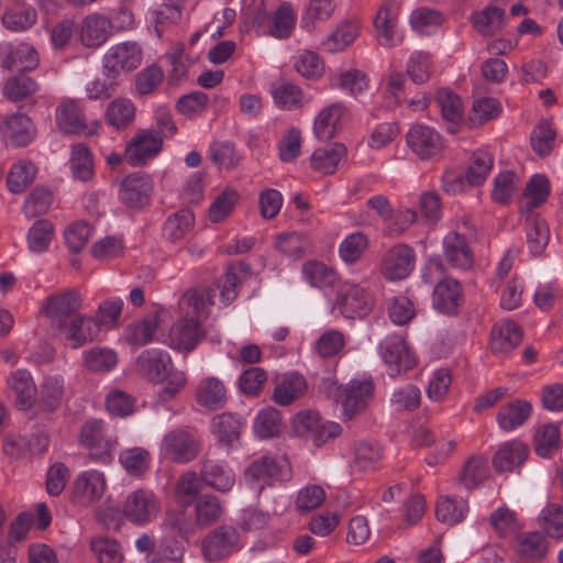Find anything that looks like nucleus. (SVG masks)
I'll return each mask as SVG.
<instances>
[{
    "mask_svg": "<svg viewBox=\"0 0 563 563\" xmlns=\"http://www.w3.org/2000/svg\"><path fill=\"white\" fill-rule=\"evenodd\" d=\"M80 443L89 450L87 459L91 462L109 464L119 445L118 438L107 431L101 420L89 419L80 430Z\"/></svg>",
    "mask_w": 563,
    "mask_h": 563,
    "instance_id": "nucleus-1",
    "label": "nucleus"
},
{
    "mask_svg": "<svg viewBox=\"0 0 563 563\" xmlns=\"http://www.w3.org/2000/svg\"><path fill=\"white\" fill-rule=\"evenodd\" d=\"M289 477L290 466L288 462L269 455L255 459L244 471L247 485L258 492L276 481H287Z\"/></svg>",
    "mask_w": 563,
    "mask_h": 563,
    "instance_id": "nucleus-2",
    "label": "nucleus"
},
{
    "mask_svg": "<svg viewBox=\"0 0 563 563\" xmlns=\"http://www.w3.org/2000/svg\"><path fill=\"white\" fill-rule=\"evenodd\" d=\"M200 451L201 442L199 438L186 429H175L167 432L161 444L162 456L178 464H186L196 460Z\"/></svg>",
    "mask_w": 563,
    "mask_h": 563,
    "instance_id": "nucleus-3",
    "label": "nucleus"
},
{
    "mask_svg": "<svg viewBox=\"0 0 563 563\" xmlns=\"http://www.w3.org/2000/svg\"><path fill=\"white\" fill-rule=\"evenodd\" d=\"M374 382L367 379H352L346 385H341L336 391V401L342 407V416L345 420H352L364 412L373 398Z\"/></svg>",
    "mask_w": 563,
    "mask_h": 563,
    "instance_id": "nucleus-4",
    "label": "nucleus"
},
{
    "mask_svg": "<svg viewBox=\"0 0 563 563\" xmlns=\"http://www.w3.org/2000/svg\"><path fill=\"white\" fill-rule=\"evenodd\" d=\"M373 307V294L368 288L355 284L342 285L333 305V309L347 319H362L372 312Z\"/></svg>",
    "mask_w": 563,
    "mask_h": 563,
    "instance_id": "nucleus-5",
    "label": "nucleus"
},
{
    "mask_svg": "<svg viewBox=\"0 0 563 563\" xmlns=\"http://www.w3.org/2000/svg\"><path fill=\"white\" fill-rule=\"evenodd\" d=\"M292 430L296 435L309 439L319 446L338 437L342 429L335 422L323 421L318 411L302 410L292 418Z\"/></svg>",
    "mask_w": 563,
    "mask_h": 563,
    "instance_id": "nucleus-6",
    "label": "nucleus"
},
{
    "mask_svg": "<svg viewBox=\"0 0 563 563\" xmlns=\"http://www.w3.org/2000/svg\"><path fill=\"white\" fill-rule=\"evenodd\" d=\"M82 298L76 290H66L48 296L41 312L49 320L54 330L65 328L81 309Z\"/></svg>",
    "mask_w": 563,
    "mask_h": 563,
    "instance_id": "nucleus-7",
    "label": "nucleus"
},
{
    "mask_svg": "<svg viewBox=\"0 0 563 563\" xmlns=\"http://www.w3.org/2000/svg\"><path fill=\"white\" fill-rule=\"evenodd\" d=\"M142 62V48L136 42H123L111 46L103 57V74L118 78L122 71L136 69Z\"/></svg>",
    "mask_w": 563,
    "mask_h": 563,
    "instance_id": "nucleus-8",
    "label": "nucleus"
},
{
    "mask_svg": "<svg viewBox=\"0 0 563 563\" xmlns=\"http://www.w3.org/2000/svg\"><path fill=\"white\" fill-rule=\"evenodd\" d=\"M159 511L156 496L147 489H137L128 495L123 505L124 517L134 525H146L155 519Z\"/></svg>",
    "mask_w": 563,
    "mask_h": 563,
    "instance_id": "nucleus-9",
    "label": "nucleus"
},
{
    "mask_svg": "<svg viewBox=\"0 0 563 563\" xmlns=\"http://www.w3.org/2000/svg\"><path fill=\"white\" fill-rule=\"evenodd\" d=\"M153 184L148 175L133 173L120 184L119 200L129 209H142L148 206Z\"/></svg>",
    "mask_w": 563,
    "mask_h": 563,
    "instance_id": "nucleus-10",
    "label": "nucleus"
},
{
    "mask_svg": "<svg viewBox=\"0 0 563 563\" xmlns=\"http://www.w3.org/2000/svg\"><path fill=\"white\" fill-rule=\"evenodd\" d=\"M239 532L232 526H220L210 531L202 541L205 558L210 562L220 561L236 549Z\"/></svg>",
    "mask_w": 563,
    "mask_h": 563,
    "instance_id": "nucleus-11",
    "label": "nucleus"
},
{
    "mask_svg": "<svg viewBox=\"0 0 563 563\" xmlns=\"http://www.w3.org/2000/svg\"><path fill=\"white\" fill-rule=\"evenodd\" d=\"M379 349L390 376H396L402 372H407L413 368L417 364L416 357L409 351L404 339L399 335L386 338L380 343Z\"/></svg>",
    "mask_w": 563,
    "mask_h": 563,
    "instance_id": "nucleus-12",
    "label": "nucleus"
},
{
    "mask_svg": "<svg viewBox=\"0 0 563 563\" xmlns=\"http://www.w3.org/2000/svg\"><path fill=\"white\" fill-rule=\"evenodd\" d=\"M399 4L388 0L378 9L374 27L377 33L378 43L385 47H393L404 41L402 34L398 31Z\"/></svg>",
    "mask_w": 563,
    "mask_h": 563,
    "instance_id": "nucleus-13",
    "label": "nucleus"
},
{
    "mask_svg": "<svg viewBox=\"0 0 563 563\" xmlns=\"http://www.w3.org/2000/svg\"><path fill=\"white\" fill-rule=\"evenodd\" d=\"M38 63L37 52L29 43L0 44V67L5 70L29 71L35 69Z\"/></svg>",
    "mask_w": 563,
    "mask_h": 563,
    "instance_id": "nucleus-14",
    "label": "nucleus"
},
{
    "mask_svg": "<svg viewBox=\"0 0 563 563\" xmlns=\"http://www.w3.org/2000/svg\"><path fill=\"white\" fill-rule=\"evenodd\" d=\"M415 266V252L406 244L390 247L382 260V274L389 280L406 278Z\"/></svg>",
    "mask_w": 563,
    "mask_h": 563,
    "instance_id": "nucleus-15",
    "label": "nucleus"
},
{
    "mask_svg": "<svg viewBox=\"0 0 563 563\" xmlns=\"http://www.w3.org/2000/svg\"><path fill=\"white\" fill-rule=\"evenodd\" d=\"M4 142L14 147L26 146L36 135L32 120L24 113H13L0 124Z\"/></svg>",
    "mask_w": 563,
    "mask_h": 563,
    "instance_id": "nucleus-16",
    "label": "nucleus"
},
{
    "mask_svg": "<svg viewBox=\"0 0 563 563\" xmlns=\"http://www.w3.org/2000/svg\"><path fill=\"white\" fill-rule=\"evenodd\" d=\"M136 372L147 379L162 383L173 371L169 355L161 350H146L135 361Z\"/></svg>",
    "mask_w": 563,
    "mask_h": 563,
    "instance_id": "nucleus-17",
    "label": "nucleus"
},
{
    "mask_svg": "<svg viewBox=\"0 0 563 563\" xmlns=\"http://www.w3.org/2000/svg\"><path fill=\"white\" fill-rule=\"evenodd\" d=\"M163 145V140L156 131H144L137 134L125 148L124 159L131 166H141L154 155H156Z\"/></svg>",
    "mask_w": 563,
    "mask_h": 563,
    "instance_id": "nucleus-18",
    "label": "nucleus"
},
{
    "mask_svg": "<svg viewBox=\"0 0 563 563\" xmlns=\"http://www.w3.org/2000/svg\"><path fill=\"white\" fill-rule=\"evenodd\" d=\"M57 331L65 333L68 345L76 350L92 342L98 336L100 328L96 319L79 313L74 316L65 328Z\"/></svg>",
    "mask_w": 563,
    "mask_h": 563,
    "instance_id": "nucleus-19",
    "label": "nucleus"
},
{
    "mask_svg": "<svg viewBox=\"0 0 563 563\" xmlns=\"http://www.w3.org/2000/svg\"><path fill=\"white\" fill-rule=\"evenodd\" d=\"M408 146L422 159L435 157L442 152L439 133L426 125H413L407 133Z\"/></svg>",
    "mask_w": 563,
    "mask_h": 563,
    "instance_id": "nucleus-20",
    "label": "nucleus"
},
{
    "mask_svg": "<svg viewBox=\"0 0 563 563\" xmlns=\"http://www.w3.org/2000/svg\"><path fill=\"white\" fill-rule=\"evenodd\" d=\"M7 386L20 410H27L34 405L37 387L27 369L19 368L11 372L7 377Z\"/></svg>",
    "mask_w": 563,
    "mask_h": 563,
    "instance_id": "nucleus-21",
    "label": "nucleus"
},
{
    "mask_svg": "<svg viewBox=\"0 0 563 563\" xmlns=\"http://www.w3.org/2000/svg\"><path fill=\"white\" fill-rule=\"evenodd\" d=\"M200 479L203 484L222 494L229 493L235 484V475L231 468L207 456L200 462Z\"/></svg>",
    "mask_w": 563,
    "mask_h": 563,
    "instance_id": "nucleus-22",
    "label": "nucleus"
},
{
    "mask_svg": "<svg viewBox=\"0 0 563 563\" xmlns=\"http://www.w3.org/2000/svg\"><path fill=\"white\" fill-rule=\"evenodd\" d=\"M112 22L103 14L87 15L80 26V41L86 47L97 48L112 34Z\"/></svg>",
    "mask_w": 563,
    "mask_h": 563,
    "instance_id": "nucleus-23",
    "label": "nucleus"
},
{
    "mask_svg": "<svg viewBox=\"0 0 563 563\" xmlns=\"http://www.w3.org/2000/svg\"><path fill=\"white\" fill-rule=\"evenodd\" d=\"M205 336L199 321L194 317H188L174 323L170 332L169 340L170 346L179 351H191L197 343Z\"/></svg>",
    "mask_w": 563,
    "mask_h": 563,
    "instance_id": "nucleus-24",
    "label": "nucleus"
},
{
    "mask_svg": "<svg viewBox=\"0 0 563 563\" xmlns=\"http://www.w3.org/2000/svg\"><path fill=\"white\" fill-rule=\"evenodd\" d=\"M443 255L445 261L455 268L472 267L474 257L464 235L451 231L443 238Z\"/></svg>",
    "mask_w": 563,
    "mask_h": 563,
    "instance_id": "nucleus-25",
    "label": "nucleus"
},
{
    "mask_svg": "<svg viewBox=\"0 0 563 563\" xmlns=\"http://www.w3.org/2000/svg\"><path fill=\"white\" fill-rule=\"evenodd\" d=\"M106 490V478L98 471H86L77 476L74 482V496L81 504H88L100 499Z\"/></svg>",
    "mask_w": 563,
    "mask_h": 563,
    "instance_id": "nucleus-26",
    "label": "nucleus"
},
{
    "mask_svg": "<svg viewBox=\"0 0 563 563\" xmlns=\"http://www.w3.org/2000/svg\"><path fill=\"white\" fill-rule=\"evenodd\" d=\"M521 340V328L509 319L497 322L490 332V345L496 352L510 351L519 345Z\"/></svg>",
    "mask_w": 563,
    "mask_h": 563,
    "instance_id": "nucleus-27",
    "label": "nucleus"
},
{
    "mask_svg": "<svg viewBox=\"0 0 563 563\" xmlns=\"http://www.w3.org/2000/svg\"><path fill=\"white\" fill-rule=\"evenodd\" d=\"M344 110L342 103H332L319 112L313 123V131L320 141H329L335 136L341 126Z\"/></svg>",
    "mask_w": 563,
    "mask_h": 563,
    "instance_id": "nucleus-28",
    "label": "nucleus"
},
{
    "mask_svg": "<svg viewBox=\"0 0 563 563\" xmlns=\"http://www.w3.org/2000/svg\"><path fill=\"white\" fill-rule=\"evenodd\" d=\"M528 456V448L520 441L512 440L500 445L493 457L497 472H511L521 465Z\"/></svg>",
    "mask_w": 563,
    "mask_h": 563,
    "instance_id": "nucleus-29",
    "label": "nucleus"
},
{
    "mask_svg": "<svg viewBox=\"0 0 563 563\" xmlns=\"http://www.w3.org/2000/svg\"><path fill=\"white\" fill-rule=\"evenodd\" d=\"M227 399L225 386L217 377H207L197 386L196 400L207 409L217 410L222 408Z\"/></svg>",
    "mask_w": 563,
    "mask_h": 563,
    "instance_id": "nucleus-30",
    "label": "nucleus"
},
{
    "mask_svg": "<svg viewBox=\"0 0 563 563\" xmlns=\"http://www.w3.org/2000/svg\"><path fill=\"white\" fill-rule=\"evenodd\" d=\"M461 287L457 280L444 278L440 280L433 290L434 307L445 313L453 312L460 305Z\"/></svg>",
    "mask_w": 563,
    "mask_h": 563,
    "instance_id": "nucleus-31",
    "label": "nucleus"
},
{
    "mask_svg": "<svg viewBox=\"0 0 563 563\" xmlns=\"http://www.w3.org/2000/svg\"><path fill=\"white\" fill-rule=\"evenodd\" d=\"M471 20L475 30L479 34L484 36H492L505 26L506 14L503 9L488 5L482 11L473 13Z\"/></svg>",
    "mask_w": 563,
    "mask_h": 563,
    "instance_id": "nucleus-32",
    "label": "nucleus"
},
{
    "mask_svg": "<svg viewBox=\"0 0 563 563\" xmlns=\"http://www.w3.org/2000/svg\"><path fill=\"white\" fill-rule=\"evenodd\" d=\"M56 122L58 128L65 133L78 134L86 129L85 115L73 100H67L57 107Z\"/></svg>",
    "mask_w": 563,
    "mask_h": 563,
    "instance_id": "nucleus-33",
    "label": "nucleus"
},
{
    "mask_svg": "<svg viewBox=\"0 0 563 563\" xmlns=\"http://www.w3.org/2000/svg\"><path fill=\"white\" fill-rule=\"evenodd\" d=\"M346 156V147L335 143L330 147L317 148L311 155V167L323 175L333 174L339 163Z\"/></svg>",
    "mask_w": 563,
    "mask_h": 563,
    "instance_id": "nucleus-34",
    "label": "nucleus"
},
{
    "mask_svg": "<svg viewBox=\"0 0 563 563\" xmlns=\"http://www.w3.org/2000/svg\"><path fill=\"white\" fill-rule=\"evenodd\" d=\"M437 103L441 109L442 118L449 123L448 131L455 133L464 111L461 98L452 90L443 88L437 93Z\"/></svg>",
    "mask_w": 563,
    "mask_h": 563,
    "instance_id": "nucleus-35",
    "label": "nucleus"
},
{
    "mask_svg": "<svg viewBox=\"0 0 563 563\" xmlns=\"http://www.w3.org/2000/svg\"><path fill=\"white\" fill-rule=\"evenodd\" d=\"M307 390V382L303 376L294 373L276 385L273 391V400L280 406H288L300 398Z\"/></svg>",
    "mask_w": 563,
    "mask_h": 563,
    "instance_id": "nucleus-36",
    "label": "nucleus"
},
{
    "mask_svg": "<svg viewBox=\"0 0 563 563\" xmlns=\"http://www.w3.org/2000/svg\"><path fill=\"white\" fill-rule=\"evenodd\" d=\"M157 329L158 318L156 314H151L129 323L124 330V338L133 346H143L152 342Z\"/></svg>",
    "mask_w": 563,
    "mask_h": 563,
    "instance_id": "nucleus-37",
    "label": "nucleus"
},
{
    "mask_svg": "<svg viewBox=\"0 0 563 563\" xmlns=\"http://www.w3.org/2000/svg\"><path fill=\"white\" fill-rule=\"evenodd\" d=\"M531 406L527 401L516 400L500 407L497 413L498 426L504 431H512L529 418Z\"/></svg>",
    "mask_w": 563,
    "mask_h": 563,
    "instance_id": "nucleus-38",
    "label": "nucleus"
},
{
    "mask_svg": "<svg viewBox=\"0 0 563 563\" xmlns=\"http://www.w3.org/2000/svg\"><path fill=\"white\" fill-rule=\"evenodd\" d=\"M181 8V0H163L159 8L151 12V23L157 37L180 19Z\"/></svg>",
    "mask_w": 563,
    "mask_h": 563,
    "instance_id": "nucleus-39",
    "label": "nucleus"
},
{
    "mask_svg": "<svg viewBox=\"0 0 563 563\" xmlns=\"http://www.w3.org/2000/svg\"><path fill=\"white\" fill-rule=\"evenodd\" d=\"M119 462L129 475L140 477L150 468L151 453L145 448H129L120 452Z\"/></svg>",
    "mask_w": 563,
    "mask_h": 563,
    "instance_id": "nucleus-40",
    "label": "nucleus"
},
{
    "mask_svg": "<svg viewBox=\"0 0 563 563\" xmlns=\"http://www.w3.org/2000/svg\"><path fill=\"white\" fill-rule=\"evenodd\" d=\"M195 522L198 527H208L217 522L223 512L220 499L211 494H205L196 498Z\"/></svg>",
    "mask_w": 563,
    "mask_h": 563,
    "instance_id": "nucleus-41",
    "label": "nucleus"
},
{
    "mask_svg": "<svg viewBox=\"0 0 563 563\" xmlns=\"http://www.w3.org/2000/svg\"><path fill=\"white\" fill-rule=\"evenodd\" d=\"M213 431L220 443L233 448L240 440L241 421L232 413H221L213 419Z\"/></svg>",
    "mask_w": 563,
    "mask_h": 563,
    "instance_id": "nucleus-42",
    "label": "nucleus"
},
{
    "mask_svg": "<svg viewBox=\"0 0 563 563\" xmlns=\"http://www.w3.org/2000/svg\"><path fill=\"white\" fill-rule=\"evenodd\" d=\"M527 242L531 254L539 255L549 243L550 231L547 222L538 214L527 218Z\"/></svg>",
    "mask_w": 563,
    "mask_h": 563,
    "instance_id": "nucleus-43",
    "label": "nucleus"
},
{
    "mask_svg": "<svg viewBox=\"0 0 563 563\" xmlns=\"http://www.w3.org/2000/svg\"><path fill=\"white\" fill-rule=\"evenodd\" d=\"M37 21L35 9L27 7L23 10L7 9L1 16L2 26L9 32L21 33L29 31Z\"/></svg>",
    "mask_w": 563,
    "mask_h": 563,
    "instance_id": "nucleus-44",
    "label": "nucleus"
},
{
    "mask_svg": "<svg viewBox=\"0 0 563 563\" xmlns=\"http://www.w3.org/2000/svg\"><path fill=\"white\" fill-rule=\"evenodd\" d=\"M547 550V539L540 532L522 533L517 539V552L522 560H540Z\"/></svg>",
    "mask_w": 563,
    "mask_h": 563,
    "instance_id": "nucleus-45",
    "label": "nucleus"
},
{
    "mask_svg": "<svg viewBox=\"0 0 563 563\" xmlns=\"http://www.w3.org/2000/svg\"><path fill=\"white\" fill-rule=\"evenodd\" d=\"M40 89L36 80L25 74L9 78L3 87V95L11 101H22Z\"/></svg>",
    "mask_w": 563,
    "mask_h": 563,
    "instance_id": "nucleus-46",
    "label": "nucleus"
},
{
    "mask_svg": "<svg viewBox=\"0 0 563 563\" xmlns=\"http://www.w3.org/2000/svg\"><path fill=\"white\" fill-rule=\"evenodd\" d=\"M54 238V225L46 219L36 220L29 229L26 242L33 253L45 252Z\"/></svg>",
    "mask_w": 563,
    "mask_h": 563,
    "instance_id": "nucleus-47",
    "label": "nucleus"
},
{
    "mask_svg": "<svg viewBox=\"0 0 563 563\" xmlns=\"http://www.w3.org/2000/svg\"><path fill=\"white\" fill-rule=\"evenodd\" d=\"M212 297L213 295L209 289L194 288L181 297L180 306L190 308L191 317L199 321L208 316L207 308L213 303ZM187 313L190 314V311H187Z\"/></svg>",
    "mask_w": 563,
    "mask_h": 563,
    "instance_id": "nucleus-48",
    "label": "nucleus"
},
{
    "mask_svg": "<svg viewBox=\"0 0 563 563\" xmlns=\"http://www.w3.org/2000/svg\"><path fill=\"white\" fill-rule=\"evenodd\" d=\"M305 279L316 288L333 287L336 283V273L321 262L311 261L303 265Z\"/></svg>",
    "mask_w": 563,
    "mask_h": 563,
    "instance_id": "nucleus-49",
    "label": "nucleus"
},
{
    "mask_svg": "<svg viewBox=\"0 0 563 563\" xmlns=\"http://www.w3.org/2000/svg\"><path fill=\"white\" fill-rule=\"evenodd\" d=\"M493 165L494 159L492 155H489L487 152H474L471 157L470 166L465 172L467 184L471 186L482 185L489 175Z\"/></svg>",
    "mask_w": 563,
    "mask_h": 563,
    "instance_id": "nucleus-50",
    "label": "nucleus"
},
{
    "mask_svg": "<svg viewBox=\"0 0 563 563\" xmlns=\"http://www.w3.org/2000/svg\"><path fill=\"white\" fill-rule=\"evenodd\" d=\"M275 246L284 255L299 258L310 249V242L302 233L286 232L277 235Z\"/></svg>",
    "mask_w": 563,
    "mask_h": 563,
    "instance_id": "nucleus-51",
    "label": "nucleus"
},
{
    "mask_svg": "<svg viewBox=\"0 0 563 563\" xmlns=\"http://www.w3.org/2000/svg\"><path fill=\"white\" fill-rule=\"evenodd\" d=\"M282 430V417L279 410L274 407L262 409L254 420V431L261 439H269Z\"/></svg>",
    "mask_w": 563,
    "mask_h": 563,
    "instance_id": "nucleus-52",
    "label": "nucleus"
},
{
    "mask_svg": "<svg viewBox=\"0 0 563 563\" xmlns=\"http://www.w3.org/2000/svg\"><path fill=\"white\" fill-rule=\"evenodd\" d=\"M194 220V213L189 209H181L175 212L168 217L164 224V235L170 241L183 239L192 228Z\"/></svg>",
    "mask_w": 563,
    "mask_h": 563,
    "instance_id": "nucleus-53",
    "label": "nucleus"
},
{
    "mask_svg": "<svg viewBox=\"0 0 563 563\" xmlns=\"http://www.w3.org/2000/svg\"><path fill=\"white\" fill-rule=\"evenodd\" d=\"M70 168L73 176L81 181H89L93 177V163L90 150L84 144L73 147Z\"/></svg>",
    "mask_w": 563,
    "mask_h": 563,
    "instance_id": "nucleus-54",
    "label": "nucleus"
},
{
    "mask_svg": "<svg viewBox=\"0 0 563 563\" xmlns=\"http://www.w3.org/2000/svg\"><path fill=\"white\" fill-rule=\"evenodd\" d=\"M334 11L330 0H311L301 16L300 25L306 31H312L319 22L327 21Z\"/></svg>",
    "mask_w": 563,
    "mask_h": 563,
    "instance_id": "nucleus-55",
    "label": "nucleus"
},
{
    "mask_svg": "<svg viewBox=\"0 0 563 563\" xmlns=\"http://www.w3.org/2000/svg\"><path fill=\"white\" fill-rule=\"evenodd\" d=\"M36 167L31 162L14 164L8 175L7 185L11 192L20 194L34 180Z\"/></svg>",
    "mask_w": 563,
    "mask_h": 563,
    "instance_id": "nucleus-56",
    "label": "nucleus"
},
{
    "mask_svg": "<svg viewBox=\"0 0 563 563\" xmlns=\"http://www.w3.org/2000/svg\"><path fill=\"white\" fill-rule=\"evenodd\" d=\"M135 115V107L128 99H115L107 108V122L117 128L122 129L129 125Z\"/></svg>",
    "mask_w": 563,
    "mask_h": 563,
    "instance_id": "nucleus-57",
    "label": "nucleus"
},
{
    "mask_svg": "<svg viewBox=\"0 0 563 563\" xmlns=\"http://www.w3.org/2000/svg\"><path fill=\"white\" fill-rule=\"evenodd\" d=\"M488 476L487 462L483 457L474 456L466 461L460 483L467 489H473L482 484Z\"/></svg>",
    "mask_w": 563,
    "mask_h": 563,
    "instance_id": "nucleus-58",
    "label": "nucleus"
},
{
    "mask_svg": "<svg viewBox=\"0 0 563 563\" xmlns=\"http://www.w3.org/2000/svg\"><path fill=\"white\" fill-rule=\"evenodd\" d=\"M211 161L219 167L227 170L233 169L240 163L241 156L231 142H213L209 147Z\"/></svg>",
    "mask_w": 563,
    "mask_h": 563,
    "instance_id": "nucleus-59",
    "label": "nucleus"
},
{
    "mask_svg": "<svg viewBox=\"0 0 563 563\" xmlns=\"http://www.w3.org/2000/svg\"><path fill=\"white\" fill-rule=\"evenodd\" d=\"M358 35V26L353 22L345 23L339 26L335 31L329 34L322 42L323 47L330 52L335 53L343 51L350 45Z\"/></svg>",
    "mask_w": 563,
    "mask_h": 563,
    "instance_id": "nucleus-60",
    "label": "nucleus"
},
{
    "mask_svg": "<svg viewBox=\"0 0 563 563\" xmlns=\"http://www.w3.org/2000/svg\"><path fill=\"white\" fill-rule=\"evenodd\" d=\"M560 445V431L554 424H545L534 434V450L541 457L551 456Z\"/></svg>",
    "mask_w": 563,
    "mask_h": 563,
    "instance_id": "nucleus-61",
    "label": "nucleus"
},
{
    "mask_svg": "<svg viewBox=\"0 0 563 563\" xmlns=\"http://www.w3.org/2000/svg\"><path fill=\"white\" fill-rule=\"evenodd\" d=\"M550 185L544 175H533L525 189V198L528 200L523 207L526 211H532L542 205L549 196Z\"/></svg>",
    "mask_w": 563,
    "mask_h": 563,
    "instance_id": "nucleus-62",
    "label": "nucleus"
},
{
    "mask_svg": "<svg viewBox=\"0 0 563 563\" xmlns=\"http://www.w3.org/2000/svg\"><path fill=\"white\" fill-rule=\"evenodd\" d=\"M64 382L59 376H46L41 386V406L46 411H54L60 404Z\"/></svg>",
    "mask_w": 563,
    "mask_h": 563,
    "instance_id": "nucleus-63",
    "label": "nucleus"
},
{
    "mask_svg": "<svg viewBox=\"0 0 563 563\" xmlns=\"http://www.w3.org/2000/svg\"><path fill=\"white\" fill-rule=\"evenodd\" d=\"M91 550L97 555L99 563H121L123 555L119 543L108 537H96L90 542Z\"/></svg>",
    "mask_w": 563,
    "mask_h": 563,
    "instance_id": "nucleus-64",
    "label": "nucleus"
}]
</instances>
